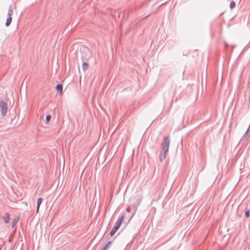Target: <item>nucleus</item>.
<instances>
[{
    "mask_svg": "<svg viewBox=\"0 0 250 250\" xmlns=\"http://www.w3.org/2000/svg\"><path fill=\"white\" fill-rule=\"evenodd\" d=\"M57 90L60 92V95L62 96V84H58L56 86Z\"/></svg>",
    "mask_w": 250,
    "mask_h": 250,
    "instance_id": "obj_5",
    "label": "nucleus"
},
{
    "mask_svg": "<svg viewBox=\"0 0 250 250\" xmlns=\"http://www.w3.org/2000/svg\"><path fill=\"white\" fill-rule=\"evenodd\" d=\"M245 215L246 217L249 218L250 217V211L247 210L245 213Z\"/></svg>",
    "mask_w": 250,
    "mask_h": 250,
    "instance_id": "obj_11",
    "label": "nucleus"
},
{
    "mask_svg": "<svg viewBox=\"0 0 250 250\" xmlns=\"http://www.w3.org/2000/svg\"><path fill=\"white\" fill-rule=\"evenodd\" d=\"M51 119V116L49 115H48L46 117V121L47 123H48L50 120Z\"/></svg>",
    "mask_w": 250,
    "mask_h": 250,
    "instance_id": "obj_12",
    "label": "nucleus"
},
{
    "mask_svg": "<svg viewBox=\"0 0 250 250\" xmlns=\"http://www.w3.org/2000/svg\"><path fill=\"white\" fill-rule=\"evenodd\" d=\"M3 220L5 223H8L10 220V214L8 213H6L3 217Z\"/></svg>",
    "mask_w": 250,
    "mask_h": 250,
    "instance_id": "obj_6",
    "label": "nucleus"
},
{
    "mask_svg": "<svg viewBox=\"0 0 250 250\" xmlns=\"http://www.w3.org/2000/svg\"><path fill=\"white\" fill-rule=\"evenodd\" d=\"M18 221H19V218H15V219H14L12 221V227L13 228L14 227V226L16 225V224L17 223Z\"/></svg>",
    "mask_w": 250,
    "mask_h": 250,
    "instance_id": "obj_8",
    "label": "nucleus"
},
{
    "mask_svg": "<svg viewBox=\"0 0 250 250\" xmlns=\"http://www.w3.org/2000/svg\"><path fill=\"white\" fill-rule=\"evenodd\" d=\"M229 6H230V8L231 9H233V8H234L235 6V2L234 1H231L230 2Z\"/></svg>",
    "mask_w": 250,
    "mask_h": 250,
    "instance_id": "obj_9",
    "label": "nucleus"
},
{
    "mask_svg": "<svg viewBox=\"0 0 250 250\" xmlns=\"http://www.w3.org/2000/svg\"><path fill=\"white\" fill-rule=\"evenodd\" d=\"M88 64L86 62H84V63H83V69L85 70V69H87L88 68Z\"/></svg>",
    "mask_w": 250,
    "mask_h": 250,
    "instance_id": "obj_10",
    "label": "nucleus"
},
{
    "mask_svg": "<svg viewBox=\"0 0 250 250\" xmlns=\"http://www.w3.org/2000/svg\"><path fill=\"white\" fill-rule=\"evenodd\" d=\"M169 143L170 140L168 137L164 138L163 142L162 144V150L164 153L161 154L159 156L161 161H162L166 157L167 153L168 151Z\"/></svg>",
    "mask_w": 250,
    "mask_h": 250,
    "instance_id": "obj_1",
    "label": "nucleus"
},
{
    "mask_svg": "<svg viewBox=\"0 0 250 250\" xmlns=\"http://www.w3.org/2000/svg\"><path fill=\"white\" fill-rule=\"evenodd\" d=\"M102 250H104V249L103 248Z\"/></svg>",
    "mask_w": 250,
    "mask_h": 250,
    "instance_id": "obj_14",
    "label": "nucleus"
},
{
    "mask_svg": "<svg viewBox=\"0 0 250 250\" xmlns=\"http://www.w3.org/2000/svg\"><path fill=\"white\" fill-rule=\"evenodd\" d=\"M111 242H108V243H107V244H106V245L104 247V250H106L108 249V247H109V245L110 244H111Z\"/></svg>",
    "mask_w": 250,
    "mask_h": 250,
    "instance_id": "obj_13",
    "label": "nucleus"
},
{
    "mask_svg": "<svg viewBox=\"0 0 250 250\" xmlns=\"http://www.w3.org/2000/svg\"><path fill=\"white\" fill-rule=\"evenodd\" d=\"M13 11L12 8H10L8 10V17L5 23V25L6 26H8L10 24V23L12 21V16L13 15Z\"/></svg>",
    "mask_w": 250,
    "mask_h": 250,
    "instance_id": "obj_4",
    "label": "nucleus"
},
{
    "mask_svg": "<svg viewBox=\"0 0 250 250\" xmlns=\"http://www.w3.org/2000/svg\"><path fill=\"white\" fill-rule=\"evenodd\" d=\"M124 220V217L122 216L119 219L117 220L116 222L115 223L114 227L112 229L110 232V234L111 236H113L116 232L117 231V230L119 229V228L120 227L122 223H123V221Z\"/></svg>",
    "mask_w": 250,
    "mask_h": 250,
    "instance_id": "obj_2",
    "label": "nucleus"
},
{
    "mask_svg": "<svg viewBox=\"0 0 250 250\" xmlns=\"http://www.w3.org/2000/svg\"><path fill=\"white\" fill-rule=\"evenodd\" d=\"M42 198H39L38 199L37 201V212L38 213L39 210L40 206L41 204H42Z\"/></svg>",
    "mask_w": 250,
    "mask_h": 250,
    "instance_id": "obj_7",
    "label": "nucleus"
},
{
    "mask_svg": "<svg viewBox=\"0 0 250 250\" xmlns=\"http://www.w3.org/2000/svg\"><path fill=\"white\" fill-rule=\"evenodd\" d=\"M0 109L3 116H5L7 110V104L3 102H0Z\"/></svg>",
    "mask_w": 250,
    "mask_h": 250,
    "instance_id": "obj_3",
    "label": "nucleus"
}]
</instances>
